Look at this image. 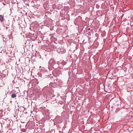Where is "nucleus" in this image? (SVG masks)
Wrapping results in <instances>:
<instances>
[{"label":"nucleus","instance_id":"1","mask_svg":"<svg viewBox=\"0 0 133 133\" xmlns=\"http://www.w3.org/2000/svg\"><path fill=\"white\" fill-rule=\"evenodd\" d=\"M56 63V62L53 59H51L49 62V64L51 66H53Z\"/></svg>","mask_w":133,"mask_h":133},{"label":"nucleus","instance_id":"2","mask_svg":"<svg viewBox=\"0 0 133 133\" xmlns=\"http://www.w3.org/2000/svg\"><path fill=\"white\" fill-rule=\"evenodd\" d=\"M4 20V17L3 16L0 15V21L2 22Z\"/></svg>","mask_w":133,"mask_h":133},{"label":"nucleus","instance_id":"3","mask_svg":"<svg viewBox=\"0 0 133 133\" xmlns=\"http://www.w3.org/2000/svg\"><path fill=\"white\" fill-rule=\"evenodd\" d=\"M16 96V95L15 94H12L11 95V97L12 98H15Z\"/></svg>","mask_w":133,"mask_h":133},{"label":"nucleus","instance_id":"4","mask_svg":"<svg viewBox=\"0 0 133 133\" xmlns=\"http://www.w3.org/2000/svg\"><path fill=\"white\" fill-rule=\"evenodd\" d=\"M90 29L89 28V30H90Z\"/></svg>","mask_w":133,"mask_h":133}]
</instances>
